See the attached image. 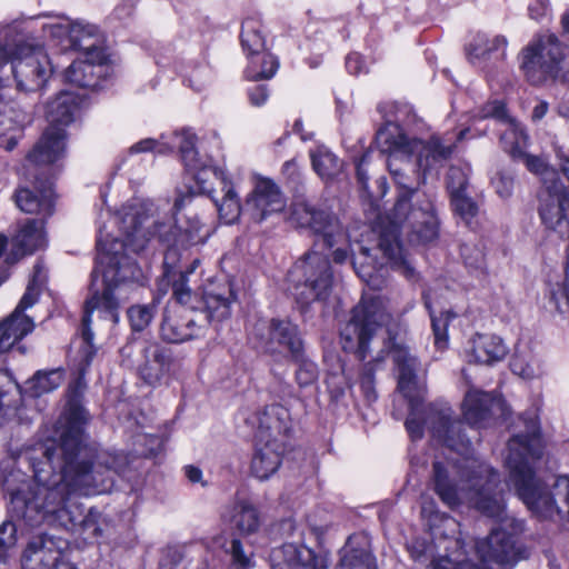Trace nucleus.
<instances>
[{
  "label": "nucleus",
  "mask_w": 569,
  "mask_h": 569,
  "mask_svg": "<svg viewBox=\"0 0 569 569\" xmlns=\"http://www.w3.org/2000/svg\"><path fill=\"white\" fill-rule=\"evenodd\" d=\"M83 389L80 380L69 386L63 411L28 456L36 485L11 490L10 505L31 526L57 522L69 530L79 529L87 539H98L104 520L94 508L84 512L78 497L111 491L129 459L123 452L100 450L89 442L91 417L82 403Z\"/></svg>",
  "instance_id": "nucleus-1"
},
{
  "label": "nucleus",
  "mask_w": 569,
  "mask_h": 569,
  "mask_svg": "<svg viewBox=\"0 0 569 569\" xmlns=\"http://www.w3.org/2000/svg\"><path fill=\"white\" fill-rule=\"evenodd\" d=\"M392 315L386 297L363 296L351 309L349 320L340 329V342L346 352L356 355L362 361L369 353V346L378 330L387 327L388 349L399 371L398 389L410 401V412L405 426L412 440L423 437L427 426L433 439L460 456L446 462L435 461L432 466L433 490L448 507L459 506L462 500L472 501L483 515L502 519L505 503L497 488L499 473L473 456L465 423L453 418V410L447 402H431L421 407L413 396L417 388L418 359L399 337L400 325L390 326Z\"/></svg>",
  "instance_id": "nucleus-2"
},
{
  "label": "nucleus",
  "mask_w": 569,
  "mask_h": 569,
  "mask_svg": "<svg viewBox=\"0 0 569 569\" xmlns=\"http://www.w3.org/2000/svg\"><path fill=\"white\" fill-rule=\"evenodd\" d=\"M151 211V203L128 208L121 219L123 241L113 240L110 249H107L100 240L97 242V263L102 269L103 288L101 291L92 292L84 302L81 320V346L78 351L80 373H84L91 366L98 350L93 345V332L90 328L93 311L104 312L112 322L117 323L119 309L131 299L132 293L138 289L136 279L140 271L136 262L122 252L123 249L139 253L151 241H157L166 249L163 276L171 284L174 305L200 308L194 306L199 293L189 287L188 272H178L174 266L179 260L180 250L206 243L209 232L203 230V224L197 214L186 216L183 220L170 217L149 223V212Z\"/></svg>",
  "instance_id": "nucleus-3"
},
{
  "label": "nucleus",
  "mask_w": 569,
  "mask_h": 569,
  "mask_svg": "<svg viewBox=\"0 0 569 569\" xmlns=\"http://www.w3.org/2000/svg\"><path fill=\"white\" fill-rule=\"evenodd\" d=\"M409 158L387 160V167L395 182L402 190L391 212L381 221L379 230V248L383 254L403 269L406 277L415 273L403 256L400 234L406 233L410 242L429 243L438 237V219L433 199L419 194L409 183L405 167H409Z\"/></svg>",
  "instance_id": "nucleus-4"
},
{
  "label": "nucleus",
  "mask_w": 569,
  "mask_h": 569,
  "mask_svg": "<svg viewBox=\"0 0 569 569\" xmlns=\"http://www.w3.org/2000/svg\"><path fill=\"white\" fill-rule=\"evenodd\" d=\"M82 99L71 91H61L47 104L48 128L28 153V161L34 166H48L60 160L66 151V127L72 123Z\"/></svg>",
  "instance_id": "nucleus-5"
},
{
  "label": "nucleus",
  "mask_w": 569,
  "mask_h": 569,
  "mask_svg": "<svg viewBox=\"0 0 569 569\" xmlns=\"http://www.w3.org/2000/svg\"><path fill=\"white\" fill-rule=\"evenodd\" d=\"M566 59V48L555 33H539L521 50L520 68L531 84L540 86L560 76Z\"/></svg>",
  "instance_id": "nucleus-6"
},
{
  "label": "nucleus",
  "mask_w": 569,
  "mask_h": 569,
  "mask_svg": "<svg viewBox=\"0 0 569 569\" xmlns=\"http://www.w3.org/2000/svg\"><path fill=\"white\" fill-rule=\"evenodd\" d=\"M289 280L293 283L292 295L302 307L326 300L333 280L328 256L317 251L306 253L289 272Z\"/></svg>",
  "instance_id": "nucleus-7"
},
{
  "label": "nucleus",
  "mask_w": 569,
  "mask_h": 569,
  "mask_svg": "<svg viewBox=\"0 0 569 569\" xmlns=\"http://www.w3.org/2000/svg\"><path fill=\"white\" fill-rule=\"evenodd\" d=\"M46 33L58 39L62 51H79L81 56L98 54L103 59L106 48L97 26L77 20L69 23H52L44 27Z\"/></svg>",
  "instance_id": "nucleus-8"
},
{
  "label": "nucleus",
  "mask_w": 569,
  "mask_h": 569,
  "mask_svg": "<svg viewBox=\"0 0 569 569\" xmlns=\"http://www.w3.org/2000/svg\"><path fill=\"white\" fill-rule=\"evenodd\" d=\"M290 220L297 228L317 236L326 249L332 248L336 237L341 234V226L331 212L318 209L302 199L292 202Z\"/></svg>",
  "instance_id": "nucleus-9"
},
{
  "label": "nucleus",
  "mask_w": 569,
  "mask_h": 569,
  "mask_svg": "<svg viewBox=\"0 0 569 569\" xmlns=\"http://www.w3.org/2000/svg\"><path fill=\"white\" fill-rule=\"evenodd\" d=\"M196 308L168 305L162 313L160 337L169 343H183L204 335V323Z\"/></svg>",
  "instance_id": "nucleus-10"
},
{
  "label": "nucleus",
  "mask_w": 569,
  "mask_h": 569,
  "mask_svg": "<svg viewBox=\"0 0 569 569\" xmlns=\"http://www.w3.org/2000/svg\"><path fill=\"white\" fill-rule=\"evenodd\" d=\"M236 293L231 283L227 280L210 281L199 293L194 306H199L197 313L207 325H218L231 316L232 305L236 302Z\"/></svg>",
  "instance_id": "nucleus-11"
},
{
  "label": "nucleus",
  "mask_w": 569,
  "mask_h": 569,
  "mask_svg": "<svg viewBox=\"0 0 569 569\" xmlns=\"http://www.w3.org/2000/svg\"><path fill=\"white\" fill-rule=\"evenodd\" d=\"M475 549L483 563L495 562L513 567L528 557L526 548L517 543L511 533L500 528L492 529L487 538L477 540Z\"/></svg>",
  "instance_id": "nucleus-12"
},
{
  "label": "nucleus",
  "mask_w": 569,
  "mask_h": 569,
  "mask_svg": "<svg viewBox=\"0 0 569 569\" xmlns=\"http://www.w3.org/2000/svg\"><path fill=\"white\" fill-rule=\"evenodd\" d=\"M19 51L20 56L11 61L18 88L26 91L41 89L52 72L47 54L41 48H21Z\"/></svg>",
  "instance_id": "nucleus-13"
},
{
  "label": "nucleus",
  "mask_w": 569,
  "mask_h": 569,
  "mask_svg": "<svg viewBox=\"0 0 569 569\" xmlns=\"http://www.w3.org/2000/svg\"><path fill=\"white\" fill-rule=\"evenodd\" d=\"M64 541L41 535L34 537L23 551L22 569H78L63 553Z\"/></svg>",
  "instance_id": "nucleus-14"
},
{
  "label": "nucleus",
  "mask_w": 569,
  "mask_h": 569,
  "mask_svg": "<svg viewBox=\"0 0 569 569\" xmlns=\"http://www.w3.org/2000/svg\"><path fill=\"white\" fill-rule=\"evenodd\" d=\"M286 208V198L280 187L269 178H259L243 204V216L262 222Z\"/></svg>",
  "instance_id": "nucleus-15"
},
{
  "label": "nucleus",
  "mask_w": 569,
  "mask_h": 569,
  "mask_svg": "<svg viewBox=\"0 0 569 569\" xmlns=\"http://www.w3.org/2000/svg\"><path fill=\"white\" fill-rule=\"evenodd\" d=\"M508 40L505 36L476 32L465 47L467 60L486 72H491L506 59Z\"/></svg>",
  "instance_id": "nucleus-16"
},
{
  "label": "nucleus",
  "mask_w": 569,
  "mask_h": 569,
  "mask_svg": "<svg viewBox=\"0 0 569 569\" xmlns=\"http://www.w3.org/2000/svg\"><path fill=\"white\" fill-rule=\"evenodd\" d=\"M539 216L542 223L553 231L565 234L568 231L569 191L560 181H553L539 194Z\"/></svg>",
  "instance_id": "nucleus-17"
},
{
  "label": "nucleus",
  "mask_w": 569,
  "mask_h": 569,
  "mask_svg": "<svg viewBox=\"0 0 569 569\" xmlns=\"http://www.w3.org/2000/svg\"><path fill=\"white\" fill-rule=\"evenodd\" d=\"M97 56L84 54L76 59L66 70V80L79 88H102V82L113 73V67L107 53L103 54V59Z\"/></svg>",
  "instance_id": "nucleus-18"
},
{
  "label": "nucleus",
  "mask_w": 569,
  "mask_h": 569,
  "mask_svg": "<svg viewBox=\"0 0 569 569\" xmlns=\"http://www.w3.org/2000/svg\"><path fill=\"white\" fill-rule=\"evenodd\" d=\"M34 305V296L23 293L14 310L0 322V353L11 349L34 329L33 320L24 315Z\"/></svg>",
  "instance_id": "nucleus-19"
},
{
  "label": "nucleus",
  "mask_w": 569,
  "mask_h": 569,
  "mask_svg": "<svg viewBox=\"0 0 569 569\" xmlns=\"http://www.w3.org/2000/svg\"><path fill=\"white\" fill-rule=\"evenodd\" d=\"M252 423L256 425V441H283L292 430L290 412L279 403L266 406L258 411Z\"/></svg>",
  "instance_id": "nucleus-20"
},
{
  "label": "nucleus",
  "mask_w": 569,
  "mask_h": 569,
  "mask_svg": "<svg viewBox=\"0 0 569 569\" xmlns=\"http://www.w3.org/2000/svg\"><path fill=\"white\" fill-rule=\"evenodd\" d=\"M52 181L50 179L41 180L34 176L32 189L29 187H19L13 199L17 207L30 214H41L43 218L53 213L54 199Z\"/></svg>",
  "instance_id": "nucleus-21"
},
{
  "label": "nucleus",
  "mask_w": 569,
  "mask_h": 569,
  "mask_svg": "<svg viewBox=\"0 0 569 569\" xmlns=\"http://www.w3.org/2000/svg\"><path fill=\"white\" fill-rule=\"evenodd\" d=\"M502 401L491 392L471 388L462 402V415L471 427L481 428L489 423L496 410L502 411Z\"/></svg>",
  "instance_id": "nucleus-22"
},
{
  "label": "nucleus",
  "mask_w": 569,
  "mask_h": 569,
  "mask_svg": "<svg viewBox=\"0 0 569 569\" xmlns=\"http://www.w3.org/2000/svg\"><path fill=\"white\" fill-rule=\"evenodd\" d=\"M376 144L381 153H388L389 159L410 157L419 150L421 140L409 138L396 122L387 121L376 133Z\"/></svg>",
  "instance_id": "nucleus-23"
},
{
  "label": "nucleus",
  "mask_w": 569,
  "mask_h": 569,
  "mask_svg": "<svg viewBox=\"0 0 569 569\" xmlns=\"http://www.w3.org/2000/svg\"><path fill=\"white\" fill-rule=\"evenodd\" d=\"M337 569H378L377 558L366 535L355 533L348 538L340 550Z\"/></svg>",
  "instance_id": "nucleus-24"
},
{
  "label": "nucleus",
  "mask_w": 569,
  "mask_h": 569,
  "mask_svg": "<svg viewBox=\"0 0 569 569\" xmlns=\"http://www.w3.org/2000/svg\"><path fill=\"white\" fill-rule=\"evenodd\" d=\"M280 553L281 559L273 561L272 569H329L326 556L305 546L284 545Z\"/></svg>",
  "instance_id": "nucleus-25"
},
{
  "label": "nucleus",
  "mask_w": 569,
  "mask_h": 569,
  "mask_svg": "<svg viewBox=\"0 0 569 569\" xmlns=\"http://www.w3.org/2000/svg\"><path fill=\"white\" fill-rule=\"evenodd\" d=\"M284 441H256L251 471L260 480L270 478L280 467Z\"/></svg>",
  "instance_id": "nucleus-26"
},
{
  "label": "nucleus",
  "mask_w": 569,
  "mask_h": 569,
  "mask_svg": "<svg viewBox=\"0 0 569 569\" xmlns=\"http://www.w3.org/2000/svg\"><path fill=\"white\" fill-rule=\"evenodd\" d=\"M500 143L515 161H522L530 172L542 174L547 170V164L540 157L526 152L527 136L523 132L511 127L500 137Z\"/></svg>",
  "instance_id": "nucleus-27"
},
{
  "label": "nucleus",
  "mask_w": 569,
  "mask_h": 569,
  "mask_svg": "<svg viewBox=\"0 0 569 569\" xmlns=\"http://www.w3.org/2000/svg\"><path fill=\"white\" fill-rule=\"evenodd\" d=\"M173 359L171 353L160 346H151L144 349V362L139 372L148 385L158 383L170 371Z\"/></svg>",
  "instance_id": "nucleus-28"
},
{
  "label": "nucleus",
  "mask_w": 569,
  "mask_h": 569,
  "mask_svg": "<svg viewBox=\"0 0 569 569\" xmlns=\"http://www.w3.org/2000/svg\"><path fill=\"white\" fill-rule=\"evenodd\" d=\"M272 351L274 345L286 348L291 358H299L303 352V342L297 325L289 320L272 319Z\"/></svg>",
  "instance_id": "nucleus-29"
},
{
  "label": "nucleus",
  "mask_w": 569,
  "mask_h": 569,
  "mask_svg": "<svg viewBox=\"0 0 569 569\" xmlns=\"http://www.w3.org/2000/svg\"><path fill=\"white\" fill-rule=\"evenodd\" d=\"M508 349L496 335H476L472 339V355L478 363L493 365L507 356Z\"/></svg>",
  "instance_id": "nucleus-30"
},
{
  "label": "nucleus",
  "mask_w": 569,
  "mask_h": 569,
  "mask_svg": "<svg viewBox=\"0 0 569 569\" xmlns=\"http://www.w3.org/2000/svg\"><path fill=\"white\" fill-rule=\"evenodd\" d=\"M240 43L247 58L259 57L267 50L264 26L258 18H247L241 24Z\"/></svg>",
  "instance_id": "nucleus-31"
},
{
  "label": "nucleus",
  "mask_w": 569,
  "mask_h": 569,
  "mask_svg": "<svg viewBox=\"0 0 569 569\" xmlns=\"http://www.w3.org/2000/svg\"><path fill=\"white\" fill-rule=\"evenodd\" d=\"M310 159L312 169L323 181L333 180L343 168V162L325 146L310 150Z\"/></svg>",
  "instance_id": "nucleus-32"
},
{
  "label": "nucleus",
  "mask_w": 569,
  "mask_h": 569,
  "mask_svg": "<svg viewBox=\"0 0 569 569\" xmlns=\"http://www.w3.org/2000/svg\"><path fill=\"white\" fill-rule=\"evenodd\" d=\"M43 226V219H27L18 230L14 240L26 253H33L44 246Z\"/></svg>",
  "instance_id": "nucleus-33"
},
{
  "label": "nucleus",
  "mask_w": 569,
  "mask_h": 569,
  "mask_svg": "<svg viewBox=\"0 0 569 569\" xmlns=\"http://www.w3.org/2000/svg\"><path fill=\"white\" fill-rule=\"evenodd\" d=\"M419 166L425 171L431 170L435 166L449 159L453 152L455 144H443L441 138L431 137L426 143L421 141Z\"/></svg>",
  "instance_id": "nucleus-34"
},
{
  "label": "nucleus",
  "mask_w": 569,
  "mask_h": 569,
  "mask_svg": "<svg viewBox=\"0 0 569 569\" xmlns=\"http://www.w3.org/2000/svg\"><path fill=\"white\" fill-rule=\"evenodd\" d=\"M189 170L193 171V179L198 189L202 193L208 194L211 199L214 197V186L224 190L231 183L224 176L223 171L213 167L203 166L201 161H199L197 169Z\"/></svg>",
  "instance_id": "nucleus-35"
},
{
  "label": "nucleus",
  "mask_w": 569,
  "mask_h": 569,
  "mask_svg": "<svg viewBox=\"0 0 569 569\" xmlns=\"http://www.w3.org/2000/svg\"><path fill=\"white\" fill-rule=\"evenodd\" d=\"M64 380V370L61 368L49 371L39 370L27 381V391L31 397H40L59 388Z\"/></svg>",
  "instance_id": "nucleus-36"
},
{
  "label": "nucleus",
  "mask_w": 569,
  "mask_h": 569,
  "mask_svg": "<svg viewBox=\"0 0 569 569\" xmlns=\"http://www.w3.org/2000/svg\"><path fill=\"white\" fill-rule=\"evenodd\" d=\"M231 522L240 533L250 535L259 529L260 516L251 503L239 501L232 508Z\"/></svg>",
  "instance_id": "nucleus-37"
},
{
  "label": "nucleus",
  "mask_w": 569,
  "mask_h": 569,
  "mask_svg": "<svg viewBox=\"0 0 569 569\" xmlns=\"http://www.w3.org/2000/svg\"><path fill=\"white\" fill-rule=\"evenodd\" d=\"M279 69V60L276 56L264 50L259 57L249 58V66L246 70L250 80L271 79Z\"/></svg>",
  "instance_id": "nucleus-38"
},
{
  "label": "nucleus",
  "mask_w": 569,
  "mask_h": 569,
  "mask_svg": "<svg viewBox=\"0 0 569 569\" xmlns=\"http://www.w3.org/2000/svg\"><path fill=\"white\" fill-rule=\"evenodd\" d=\"M221 191L223 192L221 201L214 197L212 199L219 212V217L227 224L234 223L239 219L240 214H243V206L240 204V200L232 187V183Z\"/></svg>",
  "instance_id": "nucleus-39"
},
{
  "label": "nucleus",
  "mask_w": 569,
  "mask_h": 569,
  "mask_svg": "<svg viewBox=\"0 0 569 569\" xmlns=\"http://www.w3.org/2000/svg\"><path fill=\"white\" fill-rule=\"evenodd\" d=\"M549 302L560 313L569 310V246L562 278L549 282Z\"/></svg>",
  "instance_id": "nucleus-40"
},
{
  "label": "nucleus",
  "mask_w": 569,
  "mask_h": 569,
  "mask_svg": "<svg viewBox=\"0 0 569 569\" xmlns=\"http://www.w3.org/2000/svg\"><path fill=\"white\" fill-rule=\"evenodd\" d=\"M157 309L153 301L149 305H133L127 310L128 319L133 331L140 332L149 327Z\"/></svg>",
  "instance_id": "nucleus-41"
},
{
  "label": "nucleus",
  "mask_w": 569,
  "mask_h": 569,
  "mask_svg": "<svg viewBox=\"0 0 569 569\" xmlns=\"http://www.w3.org/2000/svg\"><path fill=\"white\" fill-rule=\"evenodd\" d=\"M292 360L298 365L296 381L299 387L306 388L317 382L318 367L313 361L305 357V352H301L299 358H292Z\"/></svg>",
  "instance_id": "nucleus-42"
},
{
  "label": "nucleus",
  "mask_w": 569,
  "mask_h": 569,
  "mask_svg": "<svg viewBox=\"0 0 569 569\" xmlns=\"http://www.w3.org/2000/svg\"><path fill=\"white\" fill-rule=\"evenodd\" d=\"M460 253L467 268L472 271L485 272L487 264L486 256L481 246L463 243L460 247Z\"/></svg>",
  "instance_id": "nucleus-43"
},
{
  "label": "nucleus",
  "mask_w": 569,
  "mask_h": 569,
  "mask_svg": "<svg viewBox=\"0 0 569 569\" xmlns=\"http://www.w3.org/2000/svg\"><path fill=\"white\" fill-rule=\"evenodd\" d=\"M272 329L271 320L259 319L249 331L251 339L256 341V347L264 351H272Z\"/></svg>",
  "instance_id": "nucleus-44"
},
{
  "label": "nucleus",
  "mask_w": 569,
  "mask_h": 569,
  "mask_svg": "<svg viewBox=\"0 0 569 569\" xmlns=\"http://www.w3.org/2000/svg\"><path fill=\"white\" fill-rule=\"evenodd\" d=\"M182 161L187 169H197L199 166L198 151L196 150V136L183 131L179 146Z\"/></svg>",
  "instance_id": "nucleus-45"
},
{
  "label": "nucleus",
  "mask_w": 569,
  "mask_h": 569,
  "mask_svg": "<svg viewBox=\"0 0 569 569\" xmlns=\"http://www.w3.org/2000/svg\"><path fill=\"white\" fill-rule=\"evenodd\" d=\"M451 206L457 216H459L467 224L470 223L472 218L478 213V206L476 202L465 193L450 197Z\"/></svg>",
  "instance_id": "nucleus-46"
},
{
  "label": "nucleus",
  "mask_w": 569,
  "mask_h": 569,
  "mask_svg": "<svg viewBox=\"0 0 569 569\" xmlns=\"http://www.w3.org/2000/svg\"><path fill=\"white\" fill-rule=\"evenodd\" d=\"M426 308L429 310V315L431 318V326L435 333L436 345L440 348L445 347L447 343V328L449 322V312L441 313L440 317H436L431 309L430 301L427 299V296H423Z\"/></svg>",
  "instance_id": "nucleus-47"
},
{
  "label": "nucleus",
  "mask_w": 569,
  "mask_h": 569,
  "mask_svg": "<svg viewBox=\"0 0 569 569\" xmlns=\"http://www.w3.org/2000/svg\"><path fill=\"white\" fill-rule=\"evenodd\" d=\"M455 543L460 547L461 551H457L455 558H450L448 556H441L431 561V566L433 569H466L467 567L470 569H475L472 566L468 563H463L465 560L462 556L467 552L465 549V542L460 541V539H456Z\"/></svg>",
  "instance_id": "nucleus-48"
},
{
  "label": "nucleus",
  "mask_w": 569,
  "mask_h": 569,
  "mask_svg": "<svg viewBox=\"0 0 569 569\" xmlns=\"http://www.w3.org/2000/svg\"><path fill=\"white\" fill-rule=\"evenodd\" d=\"M468 173L460 167L451 166L447 173V188L450 197L466 192Z\"/></svg>",
  "instance_id": "nucleus-49"
},
{
  "label": "nucleus",
  "mask_w": 569,
  "mask_h": 569,
  "mask_svg": "<svg viewBox=\"0 0 569 569\" xmlns=\"http://www.w3.org/2000/svg\"><path fill=\"white\" fill-rule=\"evenodd\" d=\"M228 552L231 556V565L234 569H250L253 563L251 552H246L239 539H232Z\"/></svg>",
  "instance_id": "nucleus-50"
},
{
  "label": "nucleus",
  "mask_w": 569,
  "mask_h": 569,
  "mask_svg": "<svg viewBox=\"0 0 569 569\" xmlns=\"http://www.w3.org/2000/svg\"><path fill=\"white\" fill-rule=\"evenodd\" d=\"M370 249L367 247H360L359 254L355 256L351 260L352 267L357 274L366 279L370 277L373 271V258L371 257Z\"/></svg>",
  "instance_id": "nucleus-51"
},
{
  "label": "nucleus",
  "mask_w": 569,
  "mask_h": 569,
  "mask_svg": "<svg viewBox=\"0 0 569 569\" xmlns=\"http://www.w3.org/2000/svg\"><path fill=\"white\" fill-rule=\"evenodd\" d=\"M326 383L331 396V399L337 402L345 397L346 390L351 387L347 377L345 376L343 370L341 375L329 373L326 379Z\"/></svg>",
  "instance_id": "nucleus-52"
},
{
  "label": "nucleus",
  "mask_w": 569,
  "mask_h": 569,
  "mask_svg": "<svg viewBox=\"0 0 569 569\" xmlns=\"http://www.w3.org/2000/svg\"><path fill=\"white\" fill-rule=\"evenodd\" d=\"M480 119L493 118L502 122H510L506 106L500 100H492L479 108L477 114Z\"/></svg>",
  "instance_id": "nucleus-53"
},
{
  "label": "nucleus",
  "mask_w": 569,
  "mask_h": 569,
  "mask_svg": "<svg viewBox=\"0 0 569 569\" xmlns=\"http://www.w3.org/2000/svg\"><path fill=\"white\" fill-rule=\"evenodd\" d=\"M360 390L362 392L365 401L370 405L378 398L375 385V372L371 366H365L360 376Z\"/></svg>",
  "instance_id": "nucleus-54"
},
{
  "label": "nucleus",
  "mask_w": 569,
  "mask_h": 569,
  "mask_svg": "<svg viewBox=\"0 0 569 569\" xmlns=\"http://www.w3.org/2000/svg\"><path fill=\"white\" fill-rule=\"evenodd\" d=\"M281 172L286 179L287 184L292 190L298 191L300 189V187H302V183H303L302 171H301V168L299 167V164L297 163L296 159L286 161L282 164Z\"/></svg>",
  "instance_id": "nucleus-55"
},
{
  "label": "nucleus",
  "mask_w": 569,
  "mask_h": 569,
  "mask_svg": "<svg viewBox=\"0 0 569 569\" xmlns=\"http://www.w3.org/2000/svg\"><path fill=\"white\" fill-rule=\"evenodd\" d=\"M46 280H47L46 268H44L43 262L39 260L33 266L32 278L29 281L28 287L24 292V293H28L29 291H31V293L34 296V305L37 303V301L39 299L41 288L44 284Z\"/></svg>",
  "instance_id": "nucleus-56"
},
{
  "label": "nucleus",
  "mask_w": 569,
  "mask_h": 569,
  "mask_svg": "<svg viewBox=\"0 0 569 569\" xmlns=\"http://www.w3.org/2000/svg\"><path fill=\"white\" fill-rule=\"evenodd\" d=\"M496 192L503 199L509 198L512 194L515 178L513 174L507 171H499L491 180Z\"/></svg>",
  "instance_id": "nucleus-57"
},
{
  "label": "nucleus",
  "mask_w": 569,
  "mask_h": 569,
  "mask_svg": "<svg viewBox=\"0 0 569 569\" xmlns=\"http://www.w3.org/2000/svg\"><path fill=\"white\" fill-rule=\"evenodd\" d=\"M248 99L251 106L262 107L269 99L270 89L266 83H256L247 89Z\"/></svg>",
  "instance_id": "nucleus-58"
},
{
  "label": "nucleus",
  "mask_w": 569,
  "mask_h": 569,
  "mask_svg": "<svg viewBox=\"0 0 569 569\" xmlns=\"http://www.w3.org/2000/svg\"><path fill=\"white\" fill-rule=\"evenodd\" d=\"M510 369L515 375L525 379H531L536 376V370L531 363L521 355H515L510 361Z\"/></svg>",
  "instance_id": "nucleus-59"
},
{
  "label": "nucleus",
  "mask_w": 569,
  "mask_h": 569,
  "mask_svg": "<svg viewBox=\"0 0 569 569\" xmlns=\"http://www.w3.org/2000/svg\"><path fill=\"white\" fill-rule=\"evenodd\" d=\"M17 542V527L12 521H4L0 526V547L8 550Z\"/></svg>",
  "instance_id": "nucleus-60"
},
{
  "label": "nucleus",
  "mask_w": 569,
  "mask_h": 569,
  "mask_svg": "<svg viewBox=\"0 0 569 569\" xmlns=\"http://www.w3.org/2000/svg\"><path fill=\"white\" fill-rule=\"evenodd\" d=\"M370 161V151L365 152L356 163L357 180L363 190H368L369 176L367 166Z\"/></svg>",
  "instance_id": "nucleus-61"
},
{
  "label": "nucleus",
  "mask_w": 569,
  "mask_h": 569,
  "mask_svg": "<svg viewBox=\"0 0 569 569\" xmlns=\"http://www.w3.org/2000/svg\"><path fill=\"white\" fill-rule=\"evenodd\" d=\"M549 10V0H532L528 7L529 17L536 21L543 19L548 14Z\"/></svg>",
  "instance_id": "nucleus-62"
},
{
  "label": "nucleus",
  "mask_w": 569,
  "mask_h": 569,
  "mask_svg": "<svg viewBox=\"0 0 569 569\" xmlns=\"http://www.w3.org/2000/svg\"><path fill=\"white\" fill-rule=\"evenodd\" d=\"M346 68L349 73L358 74L362 70V60L358 53H351L346 58Z\"/></svg>",
  "instance_id": "nucleus-63"
},
{
  "label": "nucleus",
  "mask_w": 569,
  "mask_h": 569,
  "mask_svg": "<svg viewBox=\"0 0 569 569\" xmlns=\"http://www.w3.org/2000/svg\"><path fill=\"white\" fill-rule=\"evenodd\" d=\"M555 153L557 159L560 161L559 166L563 174L569 181V154L563 150L562 147H556Z\"/></svg>",
  "instance_id": "nucleus-64"
}]
</instances>
